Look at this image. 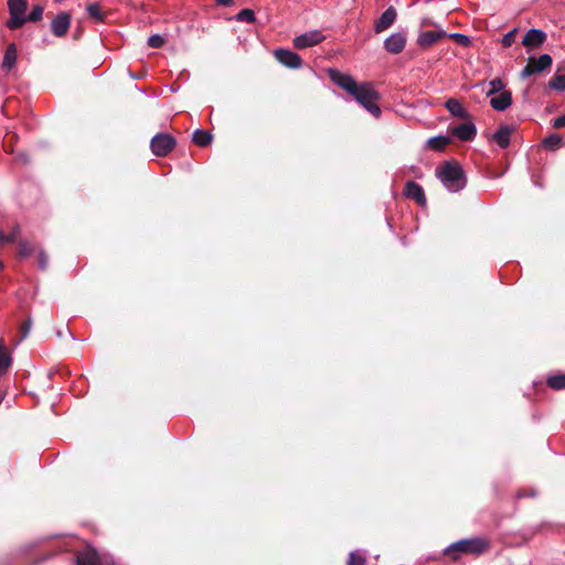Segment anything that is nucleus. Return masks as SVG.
<instances>
[{
  "label": "nucleus",
  "instance_id": "1",
  "mask_svg": "<svg viewBox=\"0 0 565 565\" xmlns=\"http://www.w3.org/2000/svg\"><path fill=\"white\" fill-rule=\"evenodd\" d=\"M328 74L335 85L348 92L366 111L380 117L381 108L376 104L380 94L370 83H358L351 75L335 68H330Z\"/></svg>",
  "mask_w": 565,
  "mask_h": 565
},
{
  "label": "nucleus",
  "instance_id": "2",
  "mask_svg": "<svg viewBox=\"0 0 565 565\" xmlns=\"http://www.w3.org/2000/svg\"><path fill=\"white\" fill-rule=\"evenodd\" d=\"M436 177L451 193L461 191L467 184L466 173L456 161H445L440 164L436 169Z\"/></svg>",
  "mask_w": 565,
  "mask_h": 565
},
{
  "label": "nucleus",
  "instance_id": "3",
  "mask_svg": "<svg viewBox=\"0 0 565 565\" xmlns=\"http://www.w3.org/2000/svg\"><path fill=\"white\" fill-rule=\"evenodd\" d=\"M489 547V543L482 537H471L459 540L444 550V554L451 555L456 561L459 558V553H467L473 555H480Z\"/></svg>",
  "mask_w": 565,
  "mask_h": 565
},
{
  "label": "nucleus",
  "instance_id": "4",
  "mask_svg": "<svg viewBox=\"0 0 565 565\" xmlns=\"http://www.w3.org/2000/svg\"><path fill=\"white\" fill-rule=\"evenodd\" d=\"M10 18L6 25L10 30H18L26 23L25 12L28 10L26 0H8L7 2Z\"/></svg>",
  "mask_w": 565,
  "mask_h": 565
},
{
  "label": "nucleus",
  "instance_id": "5",
  "mask_svg": "<svg viewBox=\"0 0 565 565\" xmlns=\"http://www.w3.org/2000/svg\"><path fill=\"white\" fill-rule=\"evenodd\" d=\"M177 141L170 134H157L150 141V148L156 156H167L175 146Z\"/></svg>",
  "mask_w": 565,
  "mask_h": 565
},
{
  "label": "nucleus",
  "instance_id": "6",
  "mask_svg": "<svg viewBox=\"0 0 565 565\" xmlns=\"http://www.w3.org/2000/svg\"><path fill=\"white\" fill-rule=\"evenodd\" d=\"M324 39L326 36L320 30H310L296 36L292 43L296 49L305 50L320 44Z\"/></svg>",
  "mask_w": 565,
  "mask_h": 565
},
{
  "label": "nucleus",
  "instance_id": "7",
  "mask_svg": "<svg viewBox=\"0 0 565 565\" xmlns=\"http://www.w3.org/2000/svg\"><path fill=\"white\" fill-rule=\"evenodd\" d=\"M274 56L281 65L287 68L298 70L302 66L301 56L290 50L277 49L274 51Z\"/></svg>",
  "mask_w": 565,
  "mask_h": 565
},
{
  "label": "nucleus",
  "instance_id": "8",
  "mask_svg": "<svg viewBox=\"0 0 565 565\" xmlns=\"http://www.w3.org/2000/svg\"><path fill=\"white\" fill-rule=\"evenodd\" d=\"M547 39L546 32L541 29H529L522 38L521 44L527 49H539Z\"/></svg>",
  "mask_w": 565,
  "mask_h": 565
},
{
  "label": "nucleus",
  "instance_id": "9",
  "mask_svg": "<svg viewBox=\"0 0 565 565\" xmlns=\"http://www.w3.org/2000/svg\"><path fill=\"white\" fill-rule=\"evenodd\" d=\"M406 45V33L398 31L392 33L384 41V49L392 54H398L403 52Z\"/></svg>",
  "mask_w": 565,
  "mask_h": 565
},
{
  "label": "nucleus",
  "instance_id": "10",
  "mask_svg": "<svg viewBox=\"0 0 565 565\" xmlns=\"http://www.w3.org/2000/svg\"><path fill=\"white\" fill-rule=\"evenodd\" d=\"M71 24V14L67 12H60L51 22L52 33L57 36H64Z\"/></svg>",
  "mask_w": 565,
  "mask_h": 565
},
{
  "label": "nucleus",
  "instance_id": "11",
  "mask_svg": "<svg viewBox=\"0 0 565 565\" xmlns=\"http://www.w3.org/2000/svg\"><path fill=\"white\" fill-rule=\"evenodd\" d=\"M451 134L461 141H472L477 136V127L472 121L462 122L452 127Z\"/></svg>",
  "mask_w": 565,
  "mask_h": 565
},
{
  "label": "nucleus",
  "instance_id": "12",
  "mask_svg": "<svg viewBox=\"0 0 565 565\" xmlns=\"http://www.w3.org/2000/svg\"><path fill=\"white\" fill-rule=\"evenodd\" d=\"M397 18V11L394 7L390 6L381 17L374 22L375 33H382L393 25Z\"/></svg>",
  "mask_w": 565,
  "mask_h": 565
},
{
  "label": "nucleus",
  "instance_id": "13",
  "mask_svg": "<svg viewBox=\"0 0 565 565\" xmlns=\"http://www.w3.org/2000/svg\"><path fill=\"white\" fill-rule=\"evenodd\" d=\"M404 194L406 198L414 200L419 205L426 204L424 189L414 181L406 182Z\"/></svg>",
  "mask_w": 565,
  "mask_h": 565
},
{
  "label": "nucleus",
  "instance_id": "14",
  "mask_svg": "<svg viewBox=\"0 0 565 565\" xmlns=\"http://www.w3.org/2000/svg\"><path fill=\"white\" fill-rule=\"evenodd\" d=\"M513 103L512 93L503 90L490 99V106L497 111H504Z\"/></svg>",
  "mask_w": 565,
  "mask_h": 565
},
{
  "label": "nucleus",
  "instance_id": "15",
  "mask_svg": "<svg viewBox=\"0 0 565 565\" xmlns=\"http://www.w3.org/2000/svg\"><path fill=\"white\" fill-rule=\"evenodd\" d=\"M76 565H99V555L94 547L88 546L78 552L75 558Z\"/></svg>",
  "mask_w": 565,
  "mask_h": 565
},
{
  "label": "nucleus",
  "instance_id": "16",
  "mask_svg": "<svg viewBox=\"0 0 565 565\" xmlns=\"http://www.w3.org/2000/svg\"><path fill=\"white\" fill-rule=\"evenodd\" d=\"M512 128L508 125H501L493 134L492 139L501 149H505L510 145Z\"/></svg>",
  "mask_w": 565,
  "mask_h": 565
},
{
  "label": "nucleus",
  "instance_id": "17",
  "mask_svg": "<svg viewBox=\"0 0 565 565\" xmlns=\"http://www.w3.org/2000/svg\"><path fill=\"white\" fill-rule=\"evenodd\" d=\"M447 110L457 118L467 119L470 117L469 113L463 108L461 103L456 98H449L445 103Z\"/></svg>",
  "mask_w": 565,
  "mask_h": 565
},
{
  "label": "nucleus",
  "instance_id": "18",
  "mask_svg": "<svg viewBox=\"0 0 565 565\" xmlns=\"http://www.w3.org/2000/svg\"><path fill=\"white\" fill-rule=\"evenodd\" d=\"M446 35L445 31H425L418 35L417 43L420 46H430Z\"/></svg>",
  "mask_w": 565,
  "mask_h": 565
},
{
  "label": "nucleus",
  "instance_id": "19",
  "mask_svg": "<svg viewBox=\"0 0 565 565\" xmlns=\"http://www.w3.org/2000/svg\"><path fill=\"white\" fill-rule=\"evenodd\" d=\"M15 63H17V46L14 43H10L7 46V50L4 53L2 66L7 70H11L15 65Z\"/></svg>",
  "mask_w": 565,
  "mask_h": 565
},
{
  "label": "nucleus",
  "instance_id": "20",
  "mask_svg": "<svg viewBox=\"0 0 565 565\" xmlns=\"http://www.w3.org/2000/svg\"><path fill=\"white\" fill-rule=\"evenodd\" d=\"M213 136L211 132L196 129L192 135V141L199 147H206L212 142Z\"/></svg>",
  "mask_w": 565,
  "mask_h": 565
},
{
  "label": "nucleus",
  "instance_id": "21",
  "mask_svg": "<svg viewBox=\"0 0 565 565\" xmlns=\"http://www.w3.org/2000/svg\"><path fill=\"white\" fill-rule=\"evenodd\" d=\"M12 363L10 353L6 350L4 342L0 339V376L7 373Z\"/></svg>",
  "mask_w": 565,
  "mask_h": 565
},
{
  "label": "nucleus",
  "instance_id": "22",
  "mask_svg": "<svg viewBox=\"0 0 565 565\" xmlns=\"http://www.w3.org/2000/svg\"><path fill=\"white\" fill-rule=\"evenodd\" d=\"M450 143V138L448 136L439 135L428 139L427 145L436 151H441L445 149L447 145Z\"/></svg>",
  "mask_w": 565,
  "mask_h": 565
},
{
  "label": "nucleus",
  "instance_id": "23",
  "mask_svg": "<svg viewBox=\"0 0 565 565\" xmlns=\"http://www.w3.org/2000/svg\"><path fill=\"white\" fill-rule=\"evenodd\" d=\"M548 88L565 93V74L556 73L547 84Z\"/></svg>",
  "mask_w": 565,
  "mask_h": 565
},
{
  "label": "nucleus",
  "instance_id": "24",
  "mask_svg": "<svg viewBox=\"0 0 565 565\" xmlns=\"http://www.w3.org/2000/svg\"><path fill=\"white\" fill-rule=\"evenodd\" d=\"M546 383L555 391L565 390V373L548 376Z\"/></svg>",
  "mask_w": 565,
  "mask_h": 565
},
{
  "label": "nucleus",
  "instance_id": "25",
  "mask_svg": "<svg viewBox=\"0 0 565 565\" xmlns=\"http://www.w3.org/2000/svg\"><path fill=\"white\" fill-rule=\"evenodd\" d=\"M553 63V58L548 53L541 54L534 65V71L537 73L544 72L550 68Z\"/></svg>",
  "mask_w": 565,
  "mask_h": 565
},
{
  "label": "nucleus",
  "instance_id": "26",
  "mask_svg": "<svg viewBox=\"0 0 565 565\" xmlns=\"http://www.w3.org/2000/svg\"><path fill=\"white\" fill-rule=\"evenodd\" d=\"M542 143L546 149L555 151L562 143V137L558 134H551L543 139Z\"/></svg>",
  "mask_w": 565,
  "mask_h": 565
},
{
  "label": "nucleus",
  "instance_id": "27",
  "mask_svg": "<svg viewBox=\"0 0 565 565\" xmlns=\"http://www.w3.org/2000/svg\"><path fill=\"white\" fill-rule=\"evenodd\" d=\"M488 85H489V89L486 92L487 96H492V95H494L497 93H501V92L505 90L504 89L505 84L499 77L491 79L488 83Z\"/></svg>",
  "mask_w": 565,
  "mask_h": 565
},
{
  "label": "nucleus",
  "instance_id": "28",
  "mask_svg": "<svg viewBox=\"0 0 565 565\" xmlns=\"http://www.w3.org/2000/svg\"><path fill=\"white\" fill-rule=\"evenodd\" d=\"M365 552L352 551L349 554L348 565H365Z\"/></svg>",
  "mask_w": 565,
  "mask_h": 565
},
{
  "label": "nucleus",
  "instance_id": "29",
  "mask_svg": "<svg viewBox=\"0 0 565 565\" xmlns=\"http://www.w3.org/2000/svg\"><path fill=\"white\" fill-rule=\"evenodd\" d=\"M235 20L238 22L253 23L256 20L255 12L252 9H243L235 15Z\"/></svg>",
  "mask_w": 565,
  "mask_h": 565
},
{
  "label": "nucleus",
  "instance_id": "30",
  "mask_svg": "<svg viewBox=\"0 0 565 565\" xmlns=\"http://www.w3.org/2000/svg\"><path fill=\"white\" fill-rule=\"evenodd\" d=\"M43 7L36 4L32 8L31 12L28 15L25 14L24 19H26V22H39L43 18Z\"/></svg>",
  "mask_w": 565,
  "mask_h": 565
},
{
  "label": "nucleus",
  "instance_id": "31",
  "mask_svg": "<svg viewBox=\"0 0 565 565\" xmlns=\"http://www.w3.org/2000/svg\"><path fill=\"white\" fill-rule=\"evenodd\" d=\"M86 10H87V13L89 14V17L93 18L95 21H97V22L104 21V13L100 11L98 3L95 2V3L88 4Z\"/></svg>",
  "mask_w": 565,
  "mask_h": 565
},
{
  "label": "nucleus",
  "instance_id": "32",
  "mask_svg": "<svg viewBox=\"0 0 565 565\" xmlns=\"http://www.w3.org/2000/svg\"><path fill=\"white\" fill-rule=\"evenodd\" d=\"M518 33V29L514 28L512 29L511 31H509L508 33H505L502 39H501V43L504 47H510L512 45V43L514 42L515 40V35Z\"/></svg>",
  "mask_w": 565,
  "mask_h": 565
},
{
  "label": "nucleus",
  "instance_id": "33",
  "mask_svg": "<svg viewBox=\"0 0 565 565\" xmlns=\"http://www.w3.org/2000/svg\"><path fill=\"white\" fill-rule=\"evenodd\" d=\"M33 253V247L25 241L20 242L19 244V255L22 257H29Z\"/></svg>",
  "mask_w": 565,
  "mask_h": 565
},
{
  "label": "nucleus",
  "instance_id": "34",
  "mask_svg": "<svg viewBox=\"0 0 565 565\" xmlns=\"http://www.w3.org/2000/svg\"><path fill=\"white\" fill-rule=\"evenodd\" d=\"M148 45L154 49L161 47L164 43L163 38L160 34H152L148 39Z\"/></svg>",
  "mask_w": 565,
  "mask_h": 565
},
{
  "label": "nucleus",
  "instance_id": "35",
  "mask_svg": "<svg viewBox=\"0 0 565 565\" xmlns=\"http://www.w3.org/2000/svg\"><path fill=\"white\" fill-rule=\"evenodd\" d=\"M38 264H39V268L41 270H45L47 268V266H49V256L42 249L39 250V254H38Z\"/></svg>",
  "mask_w": 565,
  "mask_h": 565
},
{
  "label": "nucleus",
  "instance_id": "36",
  "mask_svg": "<svg viewBox=\"0 0 565 565\" xmlns=\"http://www.w3.org/2000/svg\"><path fill=\"white\" fill-rule=\"evenodd\" d=\"M450 38L455 39L456 42L460 45H469L470 44V38L466 34H462V33H451L449 35Z\"/></svg>",
  "mask_w": 565,
  "mask_h": 565
},
{
  "label": "nucleus",
  "instance_id": "37",
  "mask_svg": "<svg viewBox=\"0 0 565 565\" xmlns=\"http://www.w3.org/2000/svg\"><path fill=\"white\" fill-rule=\"evenodd\" d=\"M31 326H32V320L31 318H29L22 326L21 328V339L20 341H23L24 339H26V337L29 335L30 333V330H31Z\"/></svg>",
  "mask_w": 565,
  "mask_h": 565
},
{
  "label": "nucleus",
  "instance_id": "38",
  "mask_svg": "<svg viewBox=\"0 0 565 565\" xmlns=\"http://www.w3.org/2000/svg\"><path fill=\"white\" fill-rule=\"evenodd\" d=\"M20 235V226L15 225L9 234H7V242L14 243Z\"/></svg>",
  "mask_w": 565,
  "mask_h": 565
},
{
  "label": "nucleus",
  "instance_id": "39",
  "mask_svg": "<svg viewBox=\"0 0 565 565\" xmlns=\"http://www.w3.org/2000/svg\"><path fill=\"white\" fill-rule=\"evenodd\" d=\"M537 73L536 71H534V66H532L531 64H527L525 67H523V70L521 71L520 73V77L522 79L526 78V77H530L532 76L533 74Z\"/></svg>",
  "mask_w": 565,
  "mask_h": 565
},
{
  "label": "nucleus",
  "instance_id": "40",
  "mask_svg": "<svg viewBox=\"0 0 565 565\" xmlns=\"http://www.w3.org/2000/svg\"><path fill=\"white\" fill-rule=\"evenodd\" d=\"M552 127L555 129H561V128L565 127V115L554 118L552 120Z\"/></svg>",
  "mask_w": 565,
  "mask_h": 565
},
{
  "label": "nucleus",
  "instance_id": "41",
  "mask_svg": "<svg viewBox=\"0 0 565 565\" xmlns=\"http://www.w3.org/2000/svg\"><path fill=\"white\" fill-rule=\"evenodd\" d=\"M216 4L223 6V7H230L234 4V0H216Z\"/></svg>",
  "mask_w": 565,
  "mask_h": 565
},
{
  "label": "nucleus",
  "instance_id": "42",
  "mask_svg": "<svg viewBox=\"0 0 565 565\" xmlns=\"http://www.w3.org/2000/svg\"><path fill=\"white\" fill-rule=\"evenodd\" d=\"M0 243H8L7 242V234L2 230H0Z\"/></svg>",
  "mask_w": 565,
  "mask_h": 565
},
{
  "label": "nucleus",
  "instance_id": "43",
  "mask_svg": "<svg viewBox=\"0 0 565 565\" xmlns=\"http://www.w3.org/2000/svg\"><path fill=\"white\" fill-rule=\"evenodd\" d=\"M535 497L536 495V492L535 491H531L530 493H520L518 497L519 498H523V497Z\"/></svg>",
  "mask_w": 565,
  "mask_h": 565
},
{
  "label": "nucleus",
  "instance_id": "44",
  "mask_svg": "<svg viewBox=\"0 0 565 565\" xmlns=\"http://www.w3.org/2000/svg\"><path fill=\"white\" fill-rule=\"evenodd\" d=\"M56 334H57V337H60V338L63 335L62 331H57V332H56Z\"/></svg>",
  "mask_w": 565,
  "mask_h": 565
},
{
  "label": "nucleus",
  "instance_id": "45",
  "mask_svg": "<svg viewBox=\"0 0 565 565\" xmlns=\"http://www.w3.org/2000/svg\"><path fill=\"white\" fill-rule=\"evenodd\" d=\"M66 331L70 333V335L72 337V340H76L75 337L72 335V333L70 332L68 329H66Z\"/></svg>",
  "mask_w": 565,
  "mask_h": 565
},
{
  "label": "nucleus",
  "instance_id": "46",
  "mask_svg": "<svg viewBox=\"0 0 565 565\" xmlns=\"http://www.w3.org/2000/svg\"><path fill=\"white\" fill-rule=\"evenodd\" d=\"M481 85H482V83H478V84L475 85V87H479Z\"/></svg>",
  "mask_w": 565,
  "mask_h": 565
},
{
  "label": "nucleus",
  "instance_id": "47",
  "mask_svg": "<svg viewBox=\"0 0 565 565\" xmlns=\"http://www.w3.org/2000/svg\"><path fill=\"white\" fill-rule=\"evenodd\" d=\"M3 268V264L2 262L0 260V270Z\"/></svg>",
  "mask_w": 565,
  "mask_h": 565
},
{
  "label": "nucleus",
  "instance_id": "48",
  "mask_svg": "<svg viewBox=\"0 0 565 565\" xmlns=\"http://www.w3.org/2000/svg\"><path fill=\"white\" fill-rule=\"evenodd\" d=\"M109 565H116L114 562H111Z\"/></svg>",
  "mask_w": 565,
  "mask_h": 565
}]
</instances>
